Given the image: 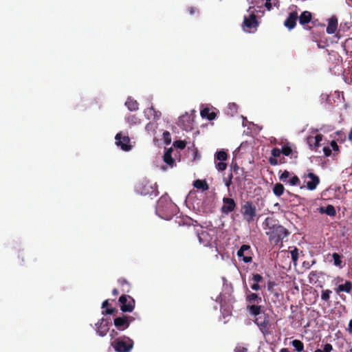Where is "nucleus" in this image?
Returning <instances> with one entry per match:
<instances>
[{"label": "nucleus", "mask_w": 352, "mask_h": 352, "mask_svg": "<svg viewBox=\"0 0 352 352\" xmlns=\"http://www.w3.org/2000/svg\"><path fill=\"white\" fill-rule=\"evenodd\" d=\"M177 210V206L166 195L162 196L157 203L156 214L163 219L170 220Z\"/></svg>", "instance_id": "1"}, {"label": "nucleus", "mask_w": 352, "mask_h": 352, "mask_svg": "<svg viewBox=\"0 0 352 352\" xmlns=\"http://www.w3.org/2000/svg\"><path fill=\"white\" fill-rule=\"evenodd\" d=\"M265 223L267 227L264 228L266 230L265 233L272 243L277 244L287 236L288 232L283 226L278 224L270 225L268 219L265 220Z\"/></svg>", "instance_id": "2"}, {"label": "nucleus", "mask_w": 352, "mask_h": 352, "mask_svg": "<svg viewBox=\"0 0 352 352\" xmlns=\"http://www.w3.org/2000/svg\"><path fill=\"white\" fill-rule=\"evenodd\" d=\"M261 298L256 294L252 293L250 291L246 292V302L247 308L252 316H256L259 314L261 306L259 304L261 302Z\"/></svg>", "instance_id": "3"}, {"label": "nucleus", "mask_w": 352, "mask_h": 352, "mask_svg": "<svg viewBox=\"0 0 352 352\" xmlns=\"http://www.w3.org/2000/svg\"><path fill=\"white\" fill-rule=\"evenodd\" d=\"M133 344V340L126 336H122L111 341V345L116 352H131Z\"/></svg>", "instance_id": "4"}, {"label": "nucleus", "mask_w": 352, "mask_h": 352, "mask_svg": "<svg viewBox=\"0 0 352 352\" xmlns=\"http://www.w3.org/2000/svg\"><path fill=\"white\" fill-rule=\"evenodd\" d=\"M197 234L200 244L204 247L212 246L215 237L214 230L201 228L197 230Z\"/></svg>", "instance_id": "5"}, {"label": "nucleus", "mask_w": 352, "mask_h": 352, "mask_svg": "<svg viewBox=\"0 0 352 352\" xmlns=\"http://www.w3.org/2000/svg\"><path fill=\"white\" fill-rule=\"evenodd\" d=\"M241 212L244 219L248 222H252L256 217V207L251 201H246L241 207Z\"/></svg>", "instance_id": "6"}, {"label": "nucleus", "mask_w": 352, "mask_h": 352, "mask_svg": "<svg viewBox=\"0 0 352 352\" xmlns=\"http://www.w3.org/2000/svg\"><path fill=\"white\" fill-rule=\"evenodd\" d=\"M115 140L116 144L124 151H130L133 146L128 135L123 134L122 132L116 134Z\"/></svg>", "instance_id": "7"}, {"label": "nucleus", "mask_w": 352, "mask_h": 352, "mask_svg": "<svg viewBox=\"0 0 352 352\" xmlns=\"http://www.w3.org/2000/svg\"><path fill=\"white\" fill-rule=\"evenodd\" d=\"M279 179L283 183L288 184L292 186H299L300 183L299 178L288 170H284L279 175Z\"/></svg>", "instance_id": "8"}, {"label": "nucleus", "mask_w": 352, "mask_h": 352, "mask_svg": "<svg viewBox=\"0 0 352 352\" xmlns=\"http://www.w3.org/2000/svg\"><path fill=\"white\" fill-rule=\"evenodd\" d=\"M258 25L256 16L253 12L250 14L249 17H244L243 29L245 32L249 33L254 32L256 30Z\"/></svg>", "instance_id": "9"}, {"label": "nucleus", "mask_w": 352, "mask_h": 352, "mask_svg": "<svg viewBox=\"0 0 352 352\" xmlns=\"http://www.w3.org/2000/svg\"><path fill=\"white\" fill-rule=\"evenodd\" d=\"M119 301L121 304V310L124 312H131L135 307V300L126 295H122L120 297Z\"/></svg>", "instance_id": "10"}, {"label": "nucleus", "mask_w": 352, "mask_h": 352, "mask_svg": "<svg viewBox=\"0 0 352 352\" xmlns=\"http://www.w3.org/2000/svg\"><path fill=\"white\" fill-rule=\"evenodd\" d=\"M322 135L312 132L307 138V142L311 149L316 151L322 144Z\"/></svg>", "instance_id": "11"}, {"label": "nucleus", "mask_w": 352, "mask_h": 352, "mask_svg": "<svg viewBox=\"0 0 352 352\" xmlns=\"http://www.w3.org/2000/svg\"><path fill=\"white\" fill-rule=\"evenodd\" d=\"M254 316L256 317L255 323L259 327L261 331L263 333L267 332L270 327V322L266 314L260 311L259 314Z\"/></svg>", "instance_id": "12"}, {"label": "nucleus", "mask_w": 352, "mask_h": 352, "mask_svg": "<svg viewBox=\"0 0 352 352\" xmlns=\"http://www.w3.org/2000/svg\"><path fill=\"white\" fill-rule=\"evenodd\" d=\"M136 190L143 195H155L157 194L155 184L153 185L149 182H146L145 184L140 185L137 187Z\"/></svg>", "instance_id": "13"}, {"label": "nucleus", "mask_w": 352, "mask_h": 352, "mask_svg": "<svg viewBox=\"0 0 352 352\" xmlns=\"http://www.w3.org/2000/svg\"><path fill=\"white\" fill-rule=\"evenodd\" d=\"M272 157H270L269 162L271 165L276 166L279 164H283L285 162L284 158L280 157V155L282 154V151L280 149L278 148H274L271 151Z\"/></svg>", "instance_id": "14"}, {"label": "nucleus", "mask_w": 352, "mask_h": 352, "mask_svg": "<svg viewBox=\"0 0 352 352\" xmlns=\"http://www.w3.org/2000/svg\"><path fill=\"white\" fill-rule=\"evenodd\" d=\"M304 177L309 180L307 182V188L309 190H314L320 183L319 177L313 173H309L304 175Z\"/></svg>", "instance_id": "15"}, {"label": "nucleus", "mask_w": 352, "mask_h": 352, "mask_svg": "<svg viewBox=\"0 0 352 352\" xmlns=\"http://www.w3.org/2000/svg\"><path fill=\"white\" fill-rule=\"evenodd\" d=\"M236 208V203L232 198L224 197L223 199V206L221 207V212L224 214H229L234 210Z\"/></svg>", "instance_id": "16"}, {"label": "nucleus", "mask_w": 352, "mask_h": 352, "mask_svg": "<svg viewBox=\"0 0 352 352\" xmlns=\"http://www.w3.org/2000/svg\"><path fill=\"white\" fill-rule=\"evenodd\" d=\"M96 333L101 337L107 335L109 331V322L104 318L100 319L96 324Z\"/></svg>", "instance_id": "17"}, {"label": "nucleus", "mask_w": 352, "mask_h": 352, "mask_svg": "<svg viewBox=\"0 0 352 352\" xmlns=\"http://www.w3.org/2000/svg\"><path fill=\"white\" fill-rule=\"evenodd\" d=\"M127 316L118 317L114 319L113 323L115 327L119 331H124L130 325V320Z\"/></svg>", "instance_id": "18"}, {"label": "nucleus", "mask_w": 352, "mask_h": 352, "mask_svg": "<svg viewBox=\"0 0 352 352\" xmlns=\"http://www.w3.org/2000/svg\"><path fill=\"white\" fill-rule=\"evenodd\" d=\"M237 256L242 257L245 263L251 262L252 258L250 252V247L248 245H243L238 250Z\"/></svg>", "instance_id": "19"}, {"label": "nucleus", "mask_w": 352, "mask_h": 352, "mask_svg": "<svg viewBox=\"0 0 352 352\" xmlns=\"http://www.w3.org/2000/svg\"><path fill=\"white\" fill-rule=\"evenodd\" d=\"M298 18V14L296 11L290 12L284 22L285 26L287 27L289 30L293 29L296 24Z\"/></svg>", "instance_id": "20"}, {"label": "nucleus", "mask_w": 352, "mask_h": 352, "mask_svg": "<svg viewBox=\"0 0 352 352\" xmlns=\"http://www.w3.org/2000/svg\"><path fill=\"white\" fill-rule=\"evenodd\" d=\"M338 28V20L336 17L333 16L328 21V25L327 28V32L329 34H332L336 32Z\"/></svg>", "instance_id": "21"}, {"label": "nucleus", "mask_w": 352, "mask_h": 352, "mask_svg": "<svg viewBox=\"0 0 352 352\" xmlns=\"http://www.w3.org/2000/svg\"><path fill=\"white\" fill-rule=\"evenodd\" d=\"M157 124L156 122L153 121L148 123L146 126V131L151 135H153L154 139H155L157 136Z\"/></svg>", "instance_id": "22"}, {"label": "nucleus", "mask_w": 352, "mask_h": 352, "mask_svg": "<svg viewBox=\"0 0 352 352\" xmlns=\"http://www.w3.org/2000/svg\"><path fill=\"white\" fill-rule=\"evenodd\" d=\"M172 152L173 149L171 148H168L165 151L163 156L164 162L171 168L173 167L175 164V160L171 156Z\"/></svg>", "instance_id": "23"}, {"label": "nucleus", "mask_w": 352, "mask_h": 352, "mask_svg": "<svg viewBox=\"0 0 352 352\" xmlns=\"http://www.w3.org/2000/svg\"><path fill=\"white\" fill-rule=\"evenodd\" d=\"M145 116L148 119L153 118V119H159L161 116V113L156 111L153 107L148 108L144 111Z\"/></svg>", "instance_id": "24"}, {"label": "nucleus", "mask_w": 352, "mask_h": 352, "mask_svg": "<svg viewBox=\"0 0 352 352\" xmlns=\"http://www.w3.org/2000/svg\"><path fill=\"white\" fill-rule=\"evenodd\" d=\"M298 19L300 24H307L311 21V14L309 11H304Z\"/></svg>", "instance_id": "25"}, {"label": "nucleus", "mask_w": 352, "mask_h": 352, "mask_svg": "<svg viewBox=\"0 0 352 352\" xmlns=\"http://www.w3.org/2000/svg\"><path fill=\"white\" fill-rule=\"evenodd\" d=\"M352 289V283L347 280L344 284L338 285L336 291L337 292H344L346 293H350Z\"/></svg>", "instance_id": "26"}, {"label": "nucleus", "mask_w": 352, "mask_h": 352, "mask_svg": "<svg viewBox=\"0 0 352 352\" xmlns=\"http://www.w3.org/2000/svg\"><path fill=\"white\" fill-rule=\"evenodd\" d=\"M320 212L321 213H325L330 217H334L336 214L335 208L332 205H328L325 208L321 207L320 208Z\"/></svg>", "instance_id": "27"}, {"label": "nucleus", "mask_w": 352, "mask_h": 352, "mask_svg": "<svg viewBox=\"0 0 352 352\" xmlns=\"http://www.w3.org/2000/svg\"><path fill=\"white\" fill-rule=\"evenodd\" d=\"M281 151H282V154H283L285 156H290L291 157H296V152H294L292 149L291 146H289L288 145V144L286 145H284L282 147Z\"/></svg>", "instance_id": "28"}, {"label": "nucleus", "mask_w": 352, "mask_h": 352, "mask_svg": "<svg viewBox=\"0 0 352 352\" xmlns=\"http://www.w3.org/2000/svg\"><path fill=\"white\" fill-rule=\"evenodd\" d=\"M201 116L203 118H206L209 120H212L215 118V113L210 111L208 108H204L201 111Z\"/></svg>", "instance_id": "29"}, {"label": "nucleus", "mask_w": 352, "mask_h": 352, "mask_svg": "<svg viewBox=\"0 0 352 352\" xmlns=\"http://www.w3.org/2000/svg\"><path fill=\"white\" fill-rule=\"evenodd\" d=\"M193 185L196 188L201 189L203 190H207L209 188L205 180L197 179L194 182Z\"/></svg>", "instance_id": "30"}, {"label": "nucleus", "mask_w": 352, "mask_h": 352, "mask_svg": "<svg viewBox=\"0 0 352 352\" xmlns=\"http://www.w3.org/2000/svg\"><path fill=\"white\" fill-rule=\"evenodd\" d=\"M125 105L130 111H135L138 109V104L137 101L133 100L131 98H129L125 102Z\"/></svg>", "instance_id": "31"}, {"label": "nucleus", "mask_w": 352, "mask_h": 352, "mask_svg": "<svg viewBox=\"0 0 352 352\" xmlns=\"http://www.w3.org/2000/svg\"><path fill=\"white\" fill-rule=\"evenodd\" d=\"M285 190V188L283 184L280 183H277L274 185L273 188V192L276 196L280 197L281 196Z\"/></svg>", "instance_id": "32"}, {"label": "nucleus", "mask_w": 352, "mask_h": 352, "mask_svg": "<svg viewBox=\"0 0 352 352\" xmlns=\"http://www.w3.org/2000/svg\"><path fill=\"white\" fill-rule=\"evenodd\" d=\"M265 7L267 10H271L273 8H278L279 7V1L278 0H265Z\"/></svg>", "instance_id": "33"}, {"label": "nucleus", "mask_w": 352, "mask_h": 352, "mask_svg": "<svg viewBox=\"0 0 352 352\" xmlns=\"http://www.w3.org/2000/svg\"><path fill=\"white\" fill-rule=\"evenodd\" d=\"M343 47L346 54L352 55V38L345 41L343 44Z\"/></svg>", "instance_id": "34"}, {"label": "nucleus", "mask_w": 352, "mask_h": 352, "mask_svg": "<svg viewBox=\"0 0 352 352\" xmlns=\"http://www.w3.org/2000/svg\"><path fill=\"white\" fill-rule=\"evenodd\" d=\"M292 345L298 352H301L304 349L303 343L299 340H294L292 342Z\"/></svg>", "instance_id": "35"}, {"label": "nucleus", "mask_w": 352, "mask_h": 352, "mask_svg": "<svg viewBox=\"0 0 352 352\" xmlns=\"http://www.w3.org/2000/svg\"><path fill=\"white\" fill-rule=\"evenodd\" d=\"M228 158V155L224 151H219L214 155V160L226 161Z\"/></svg>", "instance_id": "36"}, {"label": "nucleus", "mask_w": 352, "mask_h": 352, "mask_svg": "<svg viewBox=\"0 0 352 352\" xmlns=\"http://www.w3.org/2000/svg\"><path fill=\"white\" fill-rule=\"evenodd\" d=\"M237 111V105L235 103H230L228 107L227 114L233 116Z\"/></svg>", "instance_id": "37"}, {"label": "nucleus", "mask_w": 352, "mask_h": 352, "mask_svg": "<svg viewBox=\"0 0 352 352\" xmlns=\"http://www.w3.org/2000/svg\"><path fill=\"white\" fill-rule=\"evenodd\" d=\"M332 257L333 259L334 265L337 267H341L342 261L340 258V256L338 253H333L332 254Z\"/></svg>", "instance_id": "38"}, {"label": "nucleus", "mask_w": 352, "mask_h": 352, "mask_svg": "<svg viewBox=\"0 0 352 352\" xmlns=\"http://www.w3.org/2000/svg\"><path fill=\"white\" fill-rule=\"evenodd\" d=\"M333 351V346L331 344H325L322 349H317L314 352H331Z\"/></svg>", "instance_id": "39"}, {"label": "nucleus", "mask_w": 352, "mask_h": 352, "mask_svg": "<svg viewBox=\"0 0 352 352\" xmlns=\"http://www.w3.org/2000/svg\"><path fill=\"white\" fill-rule=\"evenodd\" d=\"M332 293V292L329 289H325L322 290V294H321V298L322 300L327 302L329 300L330 295Z\"/></svg>", "instance_id": "40"}, {"label": "nucleus", "mask_w": 352, "mask_h": 352, "mask_svg": "<svg viewBox=\"0 0 352 352\" xmlns=\"http://www.w3.org/2000/svg\"><path fill=\"white\" fill-rule=\"evenodd\" d=\"M215 167L219 171H223L226 169L227 164L224 161H220L219 162H215Z\"/></svg>", "instance_id": "41"}, {"label": "nucleus", "mask_w": 352, "mask_h": 352, "mask_svg": "<svg viewBox=\"0 0 352 352\" xmlns=\"http://www.w3.org/2000/svg\"><path fill=\"white\" fill-rule=\"evenodd\" d=\"M126 121L131 124H136L140 123V120L138 118H136L135 116H130L126 118Z\"/></svg>", "instance_id": "42"}, {"label": "nucleus", "mask_w": 352, "mask_h": 352, "mask_svg": "<svg viewBox=\"0 0 352 352\" xmlns=\"http://www.w3.org/2000/svg\"><path fill=\"white\" fill-rule=\"evenodd\" d=\"M174 146L176 148H178L179 149H183L186 146V143L184 141L182 140H177L175 141L173 144Z\"/></svg>", "instance_id": "43"}, {"label": "nucleus", "mask_w": 352, "mask_h": 352, "mask_svg": "<svg viewBox=\"0 0 352 352\" xmlns=\"http://www.w3.org/2000/svg\"><path fill=\"white\" fill-rule=\"evenodd\" d=\"M164 140L166 144H170L171 139H170V134L168 131H164L162 133Z\"/></svg>", "instance_id": "44"}, {"label": "nucleus", "mask_w": 352, "mask_h": 352, "mask_svg": "<svg viewBox=\"0 0 352 352\" xmlns=\"http://www.w3.org/2000/svg\"><path fill=\"white\" fill-rule=\"evenodd\" d=\"M252 280L254 282V283H260L263 280V277L261 275L258 274H254L253 276H252Z\"/></svg>", "instance_id": "45"}, {"label": "nucleus", "mask_w": 352, "mask_h": 352, "mask_svg": "<svg viewBox=\"0 0 352 352\" xmlns=\"http://www.w3.org/2000/svg\"><path fill=\"white\" fill-rule=\"evenodd\" d=\"M298 250L295 248L294 250L291 252L292 258L294 261H296L298 259Z\"/></svg>", "instance_id": "46"}, {"label": "nucleus", "mask_w": 352, "mask_h": 352, "mask_svg": "<svg viewBox=\"0 0 352 352\" xmlns=\"http://www.w3.org/2000/svg\"><path fill=\"white\" fill-rule=\"evenodd\" d=\"M118 336V332L114 329L111 330L109 333V336L111 337V341L114 340L116 337Z\"/></svg>", "instance_id": "47"}, {"label": "nucleus", "mask_w": 352, "mask_h": 352, "mask_svg": "<svg viewBox=\"0 0 352 352\" xmlns=\"http://www.w3.org/2000/svg\"><path fill=\"white\" fill-rule=\"evenodd\" d=\"M323 151H324V153L326 156H329L331 153V149L327 147V146H324L323 147Z\"/></svg>", "instance_id": "48"}, {"label": "nucleus", "mask_w": 352, "mask_h": 352, "mask_svg": "<svg viewBox=\"0 0 352 352\" xmlns=\"http://www.w3.org/2000/svg\"><path fill=\"white\" fill-rule=\"evenodd\" d=\"M251 288L252 290H254V291H258L260 289V286L258 285V283H254L252 285H251Z\"/></svg>", "instance_id": "49"}, {"label": "nucleus", "mask_w": 352, "mask_h": 352, "mask_svg": "<svg viewBox=\"0 0 352 352\" xmlns=\"http://www.w3.org/2000/svg\"><path fill=\"white\" fill-rule=\"evenodd\" d=\"M346 330L349 331V333H352V319L350 320Z\"/></svg>", "instance_id": "50"}, {"label": "nucleus", "mask_w": 352, "mask_h": 352, "mask_svg": "<svg viewBox=\"0 0 352 352\" xmlns=\"http://www.w3.org/2000/svg\"><path fill=\"white\" fill-rule=\"evenodd\" d=\"M232 175L230 176V178L228 180H226L225 182L226 186L229 188L230 186L231 185V179H232Z\"/></svg>", "instance_id": "51"}, {"label": "nucleus", "mask_w": 352, "mask_h": 352, "mask_svg": "<svg viewBox=\"0 0 352 352\" xmlns=\"http://www.w3.org/2000/svg\"><path fill=\"white\" fill-rule=\"evenodd\" d=\"M109 305V302L107 300H104L103 302H102V308H104L106 307H107Z\"/></svg>", "instance_id": "52"}, {"label": "nucleus", "mask_w": 352, "mask_h": 352, "mask_svg": "<svg viewBox=\"0 0 352 352\" xmlns=\"http://www.w3.org/2000/svg\"><path fill=\"white\" fill-rule=\"evenodd\" d=\"M331 146H332V148H333V149H335L336 148H337V147H338L337 144H336V142H334V141H332V142H331Z\"/></svg>", "instance_id": "53"}, {"label": "nucleus", "mask_w": 352, "mask_h": 352, "mask_svg": "<svg viewBox=\"0 0 352 352\" xmlns=\"http://www.w3.org/2000/svg\"><path fill=\"white\" fill-rule=\"evenodd\" d=\"M119 282L122 285H128V283L126 282V280H119Z\"/></svg>", "instance_id": "54"}, {"label": "nucleus", "mask_w": 352, "mask_h": 352, "mask_svg": "<svg viewBox=\"0 0 352 352\" xmlns=\"http://www.w3.org/2000/svg\"><path fill=\"white\" fill-rule=\"evenodd\" d=\"M349 139L350 140H352V129H351L349 134Z\"/></svg>", "instance_id": "55"}, {"label": "nucleus", "mask_w": 352, "mask_h": 352, "mask_svg": "<svg viewBox=\"0 0 352 352\" xmlns=\"http://www.w3.org/2000/svg\"><path fill=\"white\" fill-rule=\"evenodd\" d=\"M112 293H113V295L116 296V295H118V289H114L113 290Z\"/></svg>", "instance_id": "56"}, {"label": "nucleus", "mask_w": 352, "mask_h": 352, "mask_svg": "<svg viewBox=\"0 0 352 352\" xmlns=\"http://www.w3.org/2000/svg\"><path fill=\"white\" fill-rule=\"evenodd\" d=\"M186 118H187L186 116H182V117H180L179 122L181 123L182 122H183Z\"/></svg>", "instance_id": "57"}, {"label": "nucleus", "mask_w": 352, "mask_h": 352, "mask_svg": "<svg viewBox=\"0 0 352 352\" xmlns=\"http://www.w3.org/2000/svg\"><path fill=\"white\" fill-rule=\"evenodd\" d=\"M112 312H113V310H111V309H107V310L105 311V313H106L107 314H112Z\"/></svg>", "instance_id": "58"}, {"label": "nucleus", "mask_w": 352, "mask_h": 352, "mask_svg": "<svg viewBox=\"0 0 352 352\" xmlns=\"http://www.w3.org/2000/svg\"><path fill=\"white\" fill-rule=\"evenodd\" d=\"M189 11H190V14H194V12H195L194 8H191L189 10Z\"/></svg>", "instance_id": "59"}, {"label": "nucleus", "mask_w": 352, "mask_h": 352, "mask_svg": "<svg viewBox=\"0 0 352 352\" xmlns=\"http://www.w3.org/2000/svg\"><path fill=\"white\" fill-rule=\"evenodd\" d=\"M280 352H289L288 349H282L280 350Z\"/></svg>", "instance_id": "60"}, {"label": "nucleus", "mask_w": 352, "mask_h": 352, "mask_svg": "<svg viewBox=\"0 0 352 352\" xmlns=\"http://www.w3.org/2000/svg\"><path fill=\"white\" fill-rule=\"evenodd\" d=\"M129 318V320H130V322L133 320V318L131 316H127Z\"/></svg>", "instance_id": "61"}, {"label": "nucleus", "mask_w": 352, "mask_h": 352, "mask_svg": "<svg viewBox=\"0 0 352 352\" xmlns=\"http://www.w3.org/2000/svg\"><path fill=\"white\" fill-rule=\"evenodd\" d=\"M188 128H191V126H190V125H189V126H185V129H186V130H188Z\"/></svg>", "instance_id": "62"}, {"label": "nucleus", "mask_w": 352, "mask_h": 352, "mask_svg": "<svg viewBox=\"0 0 352 352\" xmlns=\"http://www.w3.org/2000/svg\"><path fill=\"white\" fill-rule=\"evenodd\" d=\"M253 8V6H250L249 10H251Z\"/></svg>", "instance_id": "63"}, {"label": "nucleus", "mask_w": 352, "mask_h": 352, "mask_svg": "<svg viewBox=\"0 0 352 352\" xmlns=\"http://www.w3.org/2000/svg\"><path fill=\"white\" fill-rule=\"evenodd\" d=\"M242 119H243V120H245V118L244 117H243V116H242Z\"/></svg>", "instance_id": "64"}]
</instances>
